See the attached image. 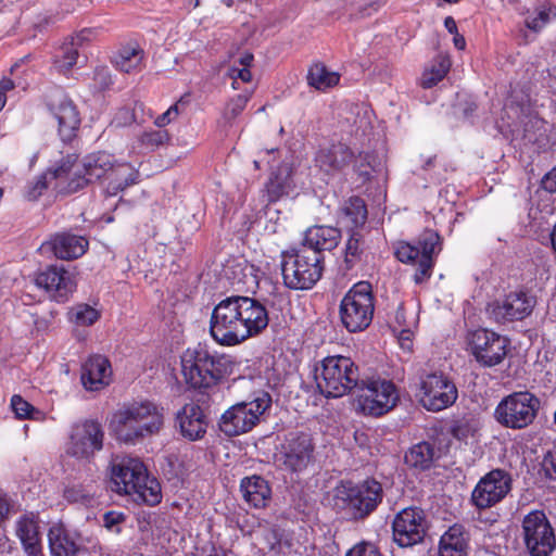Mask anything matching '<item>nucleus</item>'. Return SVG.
<instances>
[{
	"mask_svg": "<svg viewBox=\"0 0 556 556\" xmlns=\"http://www.w3.org/2000/svg\"><path fill=\"white\" fill-rule=\"evenodd\" d=\"M268 323V311L260 300L232 295L214 307L210 333L218 344L235 346L262 333Z\"/></svg>",
	"mask_w": 556,
	"mask_h": 556,
	"instance_id": "f257e3e1",
	"label": "nucleus"
},
{
	"mask_svg": "<svg viewBox=\"0 0 556 556\" xmlns=\"http://www.w3.org/2000/svg\"><path fill=\"white\" fill-rule=\"evenodd\" d=\"M164 409L150 401L134 402L121 407L111 421L118 441L136 444L160 433L164 426Z\"/></svg>",
	"mask_w": 556,
	"mask_h": 556,
	"instance_id": "f03ea898",
	"label": "nucleus"
},
{
	"mask_svg": "<svg viewBox=\"0 0 556 556\" xmlns=\"http://www.w3.org/2000/svg\"><path fill=\"white\" fill-rule=\"evenodd\" d=\"M110 488L118 494H126L139 503L155 505L161 501V486L155 478L148 475L141 460L131 457H116L111 463Z\"/></svg>",
	"mask_w": 556,
	"mask_h": 556,
	"instance_id": "7ed1b4c3",
	"label": "nucleus"
},
{
	"mask_svg": "<svg viewBox=\"0 0 556 556\" xmlns=\"http://www.w3.org/2000/svg\"><path fill=\"white\" fill-rule=\"evenodd\" d=\"M317 388L327 397H341L350 392L355 394L359 386L358 367L350 357L328 356L323 359L315 375Z\"/></svg>",
	"mask_w": 556,
	"mask_h": 556,
	"instance_id": "20e7f679",
	"label": "nucleus"
},
{
	"mask_svg": "<svg viewBox=\"0 0 556 556\" xmlns=\"http://www.w3.org/2000/svg\"><path fill=\"white\" fill-rule=\"evenodd\" d=\"M323 256L309 248L286 251L281 254L283 283L292 290L311 289L321 277Z\"/></svg>",
	"mask_w": 556,
	"mask_h": 556,
	"instance_id": "39448f33",
	"label": "nucleus"
},
{
	"mask_svg": "<svg viewBox=\"0 0 556 556\" xmlns=\"http://www.w3.org/2000/svg\"><path fill=\"white\" fill-rule=\"evenodd\" d=\"M382 495V486L376 480H366L361 484L344 482L336 489L334 505L348 510L352 518L362 519L377 508Z\"/></svg>",
	"mask_w": 556,
	"mask_h": 556,
	"instance_id": "423d86ee",
	"label": "nucleus"
},
{
	"mask_svg": "<svg viewBox=\"0 0 556 556\" xmlns=\"http://www.w3.org/2000/svg\"><path fill=\"white\" fill-rule=\"evenodd\" d=\"M186 382L194 389H211L223 378V358L215 357L203 348L188 349L181 357Z\"/></svg>",
	"mask_w": 556,
	"mask_h": 556,
	"instance_id": "0eeeda50",
	"label": "nucleus"
},
{
	"mask_svg": "<svg viewBox=\"0 0 556 556\" xmlns=\"http://www.w3.org/2000/svg\"><path fill=\"white\" fill-rule=\"evenodd\" d=\"M372 288L368 281L355 283L343 296L340 304V318L342 325L350 332L365 330L374 316Z\"/></svg>",
	"mask_w": 556,
	"mask_h": 556,
	"instance_id": "6e6552de",
	"label": "nucleus"
},
{
	"mask_svg": "<svg viewBox=\"0 0 556 556\" xmlns=\"http://www.w3.org/2000/svg\"><path fill=\"white\" fill-rule=\"evenodd\" d=\"M541 402L529 391L513 392L502 399L494 409V419L503 427L520 430L531 425Z\"/></svg>",
	"mask_w": 556,
	"mask_h": 556,
	"instance_id": "1a4fd4ad",
	"label": "nucleus"
},
{
	"mask_svg": "<svg viewBox=\"0 0 556 556\" xmlns=\"http://www.w3.org/2000/svg\"><path fill=\"white\" fill-rule=\"evenodd\" d=\"M270 405L271 397L266 392H262L252 401L237 403L222 415L219 429L228 437L249 432L258 424L260 417Z\"/></svg>",
	"mask_w": 556,
	"mask_h": 556,
	"instance_id": "9d476101",
	"label": "nucleus"
},
{
	"mask_svg": "<svg viewBox=\"0 0 556 556\" xmlns=\"http://www.w3.org/2000/svg\"><path fill=\"white\" fill-rule=\"evenodd\" d=\"M440 243V237L432 230L425 231L416 245L400 243L395 251L397 260L402 263L417 265L414 281L421 283L430 278L433 267V254Z\"/></svg>",
	"mask_w": 556,
	"mask_h": 556,
	"instance_id": "9b49d317",
	"label": "nucleus"
},
{
	"mask_svg": "<svg viewBox=\"0 0 556 556\" xmlns=\"http://www.w3.org/2000/svg\"><path fill=\"white\" fill-rule=\"evenodd\" d=\"M357 404L364 414L381 416L392 409L399 399L395 386L387 380H363L355 394Z\"/></svg>",
	"mask_w": 556,
	"mask_h": 556,
	"instance_id": "f8f14e48",
	"label": "nucleus"
},
{
	"mask_svg": "<svg viewBox=\"0 0 556 556\" xmlns=\"http://www.w3.org/2000/svg\"><path fill=\"white\" fill-rule=\"evenodd\" d=\"M75 161L76 155L68 154L54 167L49 168L29 189L27 198L36 200L52 181H54L53 188L63 194H71L86 187V179L79 175V169L75 170V178H70Z\"/></svg>",
	"mask_w": 556,
	"mask_h": 556,
	"instance_id": "ddd939ff",
	"label": "nucleus"
},
{
	"mask_svg": "<svg viewBox=\"0 0 556 556\" xmlns=\"http://www.w3.org/2000/svg\"><path fill=\"white\" fill-rule=\"evenodd\" d=\"M522 535L530 556H549L555 548L554 529L541 510H533L523 517Z\"/></svg>",
	"mask_w": 556,
	"mask_h": 556,
	"instance_id": "4468645a",
	"label": "nucleus"
},
{
	"mask_svg": "<svg viewBox=\"0 0 556 556\" xmlns=\"http://www.w3.org/2000/svg\"><path fill=\"white\" fill-rule=\"evenodd\" d=\"M427 528L426 515L421 508H404L393 519V540L401 547L416 545L422 542Z\"/></svg>",
	"mask_w": 556,
	"mask_h": 556,
	"instance_id": "2eb2a0df",
	"label": "nucleus"
},
{
	"mask_svg": "<svg viewBox=\"0 0 556 556\" xmlns=\"http://www.w3.org/2000/svg\"><path fill=\"white\" fill-rule=\"evenodd\" d=\"M420 403L431 412L451 406L457 399L455 384L443 375H427L420 382Z\"/></svg>",
	"mask_w": 556,
	"mask_h": 556,
	"instance_id": "dca6fc26",
	"label": "nucleus"
},
{
	"mask_svg": "<svg viewBox=\"0 0 556 556\" xmlns=\"http://www.w3.org/2000/svg\"><path fill=\"white\" fill-rule=\"evenodd\" d=\"M102 444L101 425L93 420H85L73 427L67 454L76 458H89L96 451L102 448Z\"/></svg>",
	"mask_w": 556,
	"mask_h": 556,
	"instance_id": "f3484780",
	"label": "nucleus"
},
{
	"mask_svg": "<svg viewBox=\"0 0 556 556\" xmlns=\"http://www.w3.org/2000/svg\"><path fill=\"white\" fill-rule=\"evenodd\" d=\"M536 305L535 295L525 290L508 293L502 302L493 307V315L498 321L522 320Z\"/></svg>",
	"mask_w": 556,
	"mask_h": 556,
	"instance_id": "a211bd4d",
	"label": "nucleus"
},
{
	"mask_svg": "<svg viewBox=\"0 0 556 556\" xmlns=\"http://www.w3.org/2000/svg\"><path fill=\"white\" fill-rule=\"evenodd\" d=\"M314 445L308 434L291 435L282 445L279 462L286 469L301 471L307 467L313 458Z\"/></svg>",
	"mask_w": 556,
	"mask_h": 556,
	"instance_id": "6ab92c4d",
	"label": "nucleus"
},
{
	"mask_svg": "<svg viewBox=\"0 0 556 556\" xmlns=\"http://www.w3.org/2000/svg\"><path fill=\"white\" fill-rule=\"evenodd\" d=\"M36 285L50 292L58 301H63L76 288L72 275L63 267L50 265L36 277Z\"/></svg>",
	"mask_w": 556,
	"mask_h": 556,
	"instance_id": "aec40b11",
	"label": "nucleus"
},
{
	"mask_svg": "<svg viewBox=\"0 0 556 556\" xmlns=\"http://www.w3.org/2000/svg\"><path fill=\"white\" fill-rule=\"evenodd\" d=\"M88 249V240L72 233H58L40 247L42 253L52 252L61 260H74L83 256Z\"/></svg>",
	"mask_w": 556,
	"mask_h": 556,
	"instance_id": "412c9836",
	"label": "nucleus"
},
{
	"mask_svg": "<svg viewBox=\"0 0 556 556\" xmlns=\"http://www.w3.org/2000/svg\"><path fill=\"white\" fill-rule=\"evenodd\" d=\"M112 368L109 359L102 355L89 357L81 367L80 380L88 391H99L110 384Z\"/></svg>",
	"mask_w": 556,
	"mask_h": 556,
	"instance_id": "4be33fe9",
	"label": "nucleus"
},
{
	"mask_svg": "<svg viewBox=\"0 0 556 556\" xmlns=\"http://www.w3.org/2000/svg\"><path fill=\"white\" fill-rule=\"evenodd\" d=\"M353 157L354 154L348 146L337 143L320 149L316 154L315 162L323 172L332 174L345 168L352 162Z\"/></svg>",
	"mask_w": 556,
	"mask_h": 556,
	"instance_id": "5701e85b",
	"label": "nucleus"
},
{
	"mask_svg": "<svg viewBox=\"0 0 556 556\" xmlns=\"http://www.w3.org/2000/svg\"><path fill=\"white\" fill-rule=\"evenodd\" d=\"M76 160H78L77 156ZM115 161L110 153H92L85 159L83 164L75 161L70 178H75V170L79 169V175L86 179V185L92 179H104Z\"/></svg>",
	"mask_w": 556,
	"mask_h": 556,
	"instance_id": "b1692460",
	"label": "nucleus"
},
{
	"mask_svg": "<svg viewBox=\"0 0 556 556\" xmlns=\"http://www.w3.org/2000/svg\"><path fill=\"white\" fill-rule=\"evenodd\" d=\"M181 434L191 440H198L206 432V418L201 407L197 404H186L177 414Z\"/></svg>",
	"mask_w": 556,
	"mask_h": 556,
	"instance_id": "393cba45",
	"label": "nucleus"
},
{
	"mask_svg": "<svg viewBox=\"0 0 556 556\" xmlns=\"http://www.w3.org/2000/svg\"><path fill=\"white\" fill-rule=\"evenodd\" d=\"M52 113L58 121L59 135L63 141H71L80 124L79 113L74 103L64 99L53 108Z\"/></svg>",
	"mask_w": 556,
	"mask_h": 556,
	"instance_id": "a878e982",
	"label": "nucleus"
},
{
	"mask_svg": "<svg viewBox=\"0 0 556 556\" xmlns=\"http://www.w3.org/2000/svg\"><path fill=\"white\" fill-rule=\"evenodd\" d=\"M341 238L338 228L330 226H314L306 230L302 248H309L321 255L323 251L334 249Z\"/></svg>",
	"mask_w": 556,
	"mask_h": 556,
	"instance_id": "bb28decb",
	"label": "nucleus"
},
{
	"mask_svg": "<svg viewBox=\"0 0 556 556\" xmlns=\"http://www.w3.org/2000/svg\"><path fill=\"white\" fill-rule=\"evenodd\" d=\"M137 178L138 172L130 163L115 161L104 178L106 181L105 193L111 197L116 195L130 185H134Z\"/></svg>",
	"mask_w": 556,
	"mask_h": 556,
	"instance_id": "cd10ccee",
	"label": "nucleus"
},
{
	"mask_svg": "<svg viewBox=\"0 0 556 556\" xmlns=\"http://www.w3.org/2000/svg\"><path fill=\"white\" fill-rule=\"evenodd\" d=\"M240 491L244 501L255 508H264L270 501L271 490L269 484L260 476L242 479Z\"/></svg>",
	"mask_w": 556,
	"mask_h": 556,
	"instance_id": "c85d7f7f",
	"label": "nucleus"
},
{
	"mask_svg": "<svg viewBox=\"0 0 556 556\" xmlns=\"http://www.w3.org/2000/svg\"><path fill=\"white\" fill-rule=\"evenodd\" d=\"M439 458V451L428 441L414 444L404 455L405 464L419 471L429 470Z\"/></svg>",
	"mask_w": 556,
	"mask_h": 556,
	"instance_id": "c756f323",
	"label": "nucleus"
},
{
	"mask_svg": "<svg viewBox=\"0 0 556 556\" xmlns=\"http://www.w3.org/2000/svg\"><path fill=\"white\" fill-rule=\"evenodd\" d=\"M49 547L53 556H77L80 544L63 526L50 528L48 533Z\"/></svg>",
	"mask_w": 556,
	"mask_h": 556,
	"instance_id": "7c9ffc66",
	"label": "nucleus"
},
{
	"mask_svg": "<svg viewBox=\"0 0 556 556\" xmlns=\"http://www.w3.org/2000/svg\"><path fill=\"white\" fill-rule=\"evenodd\" d=\"M467 548V535L463 526H452L440 540V556H464Z\"/></svg>",
	"mask_w": 556,
	"mask_h": 556,
	"instance_id": "2f4dec72",
	"label": "nucleus"
},
{
	"mask_svg": "<svg viewBox=\"0 0 556 556\" xmlns=\"http://www.w3.org/2000/svg\"><path fill=\"white\" fill-rule=\"evenodd\" d=\"M504 114L507 117V126L521 122L530 112V97L523 90L514 89L504 104Z\"/></svg>",
	"mask_w": 556,
	"mask_h": 556,
	"instance_id": "473e14b6",
	"label": "nucleus"
},
{
	"mask_svg": "<svg viewBox=\"0 0 556 556\" xmlns=\"http://www.w3.org/2000/svg\"><path fill=\"white\" fill-rule=\"evenodd\" d=\"M16 533L29 556L41 555L38 525L34 520L21 519L17 523Z\"/></svg>",
	"mask_w": 556,
	"mask_h": 556,
	"instance_id": "72a5a7b5",
	"label": "nucleus"
},
{
	"mask_svg": "<svg viewBox=\"0 0 556 556\" xmlns=\"http://www.w3.org/2000/svg\"><path fill=\"white\" fill-rule=\"evenodd\" d=\"M553 18H556V7L551 3H540L525 13V26L540 33Z\"/></svg>",
	"mask_w": 556,
	"mask_h": 556,
	"instance_id": "f704fd0d",
	"label": "nucleus"
},
{
	"mask_svg": "<svg viewBox=\"0 0 556 556\" xmlns=\"http://www.w3.org/2000/svg\"><path fill=\"white\" fill-rule=\"evenodd\" d=\"M511 489V478L504 470L489 472V507L502 501Z\"/></svg>",
	"mask_w": 556,
	"mask_h": 556,
	"instance_id": "c9c22d12",
	"label": "nucleus"
},
{
	"mask_svg": "<svg viewBox=\"0 0 556 556\" xmlns=\"http://www.w3.org/2000/svg\"><path fill=\"white\" fill-rule=\"evenodd\" d=\"M307 84L319 91H325L339 83L340 76L329 71L323 63L312 65L307 73Z\"/></svg>",
	"mask_w": 556,
	"mask_h": 556,
	"instance_id": "e433bc0d",
	"label": "nucleus"
},
{
	"mask_svg": "<svg viewBox=\"0 0 556 556\" xmlns=\"http://www.w3.org/2000/svg\"><path fill=\"white\" fill-rule=\"evenodd\" d=\"M341 216L354 231L362 227L367 219V207L365 201L358 197L350 198L341 207Z\"/></svg>",
	"mask_w": 556,
	"mask_h": 556,
	"instance_id": "4c0bfd02",
	"label": "nucleus"
},
{
	"mask_svg": "<svg viewBox=\"0 0 556 556\" xmlns=\"http://www.w3.org/2000/svg\"><path fill=\"white\" fill-rule=\"evenodd\" d=\"M143 51L138 46L122 47L113 56V63L119 71L131 73L142 61Z\"/></svg>",
	"mask_w": 556,
	"mask_h": 556,
	"instance_id": "58836bf2",
	"label": "nucleus"
},
{
	"mask_svg": "<svg viewBox=\"0 0 556 556\" xmlns=\"http://www.w3.org/2000/svg\"><path fill=\"white\" fill-rule=\"evenodd\" d=\"M291 172L290 166H281L277 174L269 180L267 191L270 201H277L282 195L288 194L293 188L294 185L291 179Z\"/></svg>",
	"mask_w": 556,
	"mask_h": 556,
	"instance_id": "ea45409f",
	"label": "nucleus"
},
{
	"mask_svg": "<svg viewBox=\"0 0 556 556\" xmlns=\"http://www.w3.org/2000/svg\"><path fill=\"white\" fill-rule=\"evenodd\" d=\"M466 351L482 366H486V329L468 330L465 339Z\"/></svg>",
	"mask_w": 556,
	"mask_h": 556,
	"instance_id": "a19ab883",
	"label": "nucleus"
},
{
	"mask_svg": "<svg viewBox=\"0 0 556 556\" xmlns=\"http://www.w3.org/2000/svg\"><path fill=\"white\" fill-rule=\"evenodd\" d=\"M451 67V61L447 55H438L430 70L425 71L421 77V86L431 88L441 81Z\"/></svg>",
	"mask_w": 556,
	"mask_h": 556,
	"instance_id": "79ce46f5",
	"label": "nucleus"
},
{
	"mask_svg": "<svg viewBox=\"0 0 556 556\" xmlns=\"http://www.w3.org/2000/svg\"><path fill=\"white\" fill-rule=\"evenodd\" d=\"M509 340L489 331V367L501 364L507 355Z\"/></svg>",
	"mask_w": 556,
	"mask_h": 556,
	"instance_id": "37998d69",
	"label": "nucleus"
},
{
	"mask_svg": "<svg viewBox=\"0 0 556 556\" xmlns=\"http://www.w3.org/2000/svg\"><path fill=\"white\" fill-rule=\"evenodd\" d=\"M94 491L92 483L86 485L83 484H71L64 490V497L70 503H77L88 505L93 500Z\"/></svg>",
	"mask_w": 556,
	"mask_h": 556,
	"instance_id": "c03bdc74",
	"label": "nucleus"
},
{
	"mask_svg": "<svg viewBox=\"0 0 556 556\" xmlns=\"http://www.w3.org/2000/svg\"><path fill=\"white\" fill-rule=\"evenodd\" d=\"M68 316L77 326H90L99 319L100 313L88 304H77L71 308Z\"/></svg>",
	"mask_w": 556,
	"mask_h": 556,
	"instance_id": "a18cd8bd",
	"label": "nucleus"
},
{
	"mask_svg": "<svg viewBox=\"0 0 556 556\" xmlns=\"http://www.w3.org/2000/svg\"><path fill=\"white\" fill-rule=\"evenodd\" d=\"M363 253L362 236L357 231H352L345 247L344 264L349 270L361 260Z\"/></svg>",
	"mask_w": 556,
	"mask_h": 556,
	"instance_id": "49530a36",
	"label": "nucleus"
},
{
	"mask_svg": "<svg viewBox=\"0 0 556 556\" xmlns=\"http://www.w3.org/2000/svg\"><path fill=\"white\" fill-rule=\"evenodd\" d=\"M486 475L481 477L478 484L472 491L470 503L477 510V516L472 515V518L483 521V511L486 508Z\"/></svg>",
	"mask_w": 556,
	"mask_h": 556,
	"instance_id": "de8ad7c7",
	"label": "nucleus"
},
{
	"mask_svg": "<svg viewBox=\"0 0 556 556\" xmlns=\"http://www.w3.org/2000/svg\"><path fill=\"white\" fill-rule=\"evenodd\" d=\"M61 55L55 60V66L61 73H67L77 62L78 49L70 41L63 43Z\"/></svg>",
	"mask_w": 556,
	"mask_h": 556,
	"instance_id": "09e8293b",
	"label": "nucleus"
},
{
	"mask_svg": "<svg viewBox=\"0 0 556 556\" xmlns=\"http://www.w3.org/2000/svg\"><path fill=\"white\" fill-rule=\"evenodd\" d=\"M139 142L148 150H155L166 143L169 139L166 130H148L139 136Z\"/></svg>",
	"mask_w": 556,
	"mask_h": 556,
	"instance_id": "8fccbe9b",
	"label": "nucleus"
},
{
	"mask_svg": "<svg viewBox=\"0 0 556 556\" xmlns=\"http://www.w3.org/2000/svg\"><path fill=\"white\" fill-rule=\"evenodd\" d=\"M477 110V103L467 96H458L456 103L453 105V114L457 118L468 119Z\"/></svg>",
	"mask_w": 556,
	"mask_h": 556,
	"instance_id": "3c124183",
	"label": "nucleus"
},
{
	"mask_svg": "<svg viewBox=\"0 0 556 556\" xmlns=\"http://www.w3.org/2000/svg\"><path fill=\"white\" fill-rule=\"evenodd\" d=\"M253 90L245 91L242 94H238L233 98L227 105L225 110V117L227 119L236 118L245 108L248 101L250 100Z\"/></svg>",
	"mask_w": 556,
	"mask_h": 556,
	"instance_id": "603ef678",
	"label": "nucleus"
},
{
	"mask_svg": "<svg viewBox=\"0 0 556 556\" xmlns=\"http://www.w3.org/2000/svg\"><path fill=\"white\" fill-rule=\"evenodd\" d=\"M355 170L363 178L364 181L369 180L371 177V170L376 169V160L369 153L359 154L356 161Z\"/></svg>",
	"mask_w": 556,
	"mask_h": 556,
	"instance_id": "864d4df0",
	"label": "nucleus"
},
{
	"mask_svg": "<svg viewBox=\"0 0 556 556\" xmlns=\"http://www.w3.org/2000/svg\"><path fill=\"white\" fill-rule=\"evenodd\" d=\"M11 406L16 417L21 419L29 418L31 413L35 410L34 406L20 395L12 396Z\"/></svg>",
	"mask_w": 556,
	"mask_h": 556,
	"instance_id": "5fc2aeb1",
	"label": "nucleus"
},
{
	"mask_svg": "<svg viewBox=\"0 0 556 556\" xmlns=\"http://www.w3.org/2000/svg\"><path fill=\"white\" fill-rule=\"evenodd\" d=\"M346 556H381V554L375 544L364 541L354 545Z\"/></svg>",
	"mask_w": 556,
	"mask_h": 556,
	"instance_id": "6e6d98bb",
	"label": "nucleus"
},
{
	"mask_svg": "<svg viewBox=\"0 0 556 556\" xmlns=\"http://www.w3.org/2000/svg\"><path fill=\"white\" fill-rule=\"evenodd\" d=\"M125 520V515L118 511H108L103 515V526L113 531L121 532L119 525Z\"/></svg>",
	"mask_w": 556,
	"mask_h": 556,
	"instance_id": "4d7b16f0",
	"label": "nucleus"
},
{
	"mask_svg": "<svg viewBox=\"0 0 556 556\" xmlns=\"http://www.w3.org/2000/svg\"><path fill=\"white\" fill-rule=\"evenodd\" d=\"M542 468L546 477L556 480V446L544 455Z\"/></svg>",
	"mask_w": 556,
	"mask_h": 556,
	"instance_id": "13d9d810",
	"label": "nucleus"
},
{
	"mask_svg": "<svg viewBox=\"0 0 556 556\" xmlns=\"http://www.w3.org/2000/svg\"><path fill=\"white\" fill-rule=\"evenodd\" d=\"M228 75L232 79V87L237 88V81L240 79L243 83H250L252 80V74L249 68L243 66L236 67L232 66L228 70Z\"/></svg>",
	"mask_w": 556,
	"mask_h": 556,
	"instance_id": "bf43d9fd",
	"label": "nucleus"
},
{
	"mask_svg": "<svg viewBox=\"0 0 556 556\" xmlns=\"http://www.w3.org/2000/svg\"><path fill=\"white\" fill-rule=\"evenodd\" d=\"M178 115V105H172L166 112L157 116L154 121V124L157 127H164L169 124L173 119H175Z\"/></svg>",
	"mask_w": 556,
	"mask_h": 556,
	"instance_id": "052dcab7",
	"label": "nucleus"
},
{
	"mask_svg": "<svg viewBox=\"0 0 556 556\" xmlns=\"http://www.w3.org/2000/svg\"><path fill=\"white\" fill-rule=\"evenodd\" d=\"M243 275L247 278L244 280V283L249 286V288L257 287L258 286V278H260V270L256 269L253 265H245L242 268Z\"/></svg>",
	"mask_w": 556,
	"mask_h": 556,
	"instance_id": "680f3d73",
	"label": "nucleus"
},
{
	"mask_svg": "<svg viewBox=\"0 0 556 556\" xmlns=\"http://www.w3.org/2000/svg\"><path fill=\"white\" fill-rule=\"evenodd\" d=\"M541 186L545 191L556 193V166L543 176Z\"/></svg>",
	"mask_w": 556,
	"mask_h": 556,
	"instance_id": "e2e57ef3",
	"label": "nucleus"
},
{
	"mask_svg": "<svg viewBox=\"0 0 556 556\" xmlns=\"http://www.w3.org/2000/svg\"><path fill=\"white\" fill-rule=\"evenodd\" d=\"M91 35L92 30L85 28L77 33L75 36L71 37L68 41L78 49V47L83 46L85 41H89L91 39Z\"/></svg>",
	"mask_w": 556,
	"mask_h": 556,
	"instance_id": "0e129e2a",
	"label": "nucleus"
},
{
	"mask_svg": "<svg viewBox=\"0 0 556 556\" xmlns=\"http://www.w3.org/2000/svg\"><path fill=\"white\" fill-rule=\"evenodd\" d=\"M468 432H469V427L464 424L455 425L451 429V433L453 434V437L458 440H463V439L467 438Z\"/></svg>",
	"mask_w": 556,
	"mask_h": 556,
	"instance_id": "69168bd1",
	"label": "nucleus"
},
{
	"mask_svg": "<svg viewBox=\"0 0 556 556\" xmlns=\"http://www.w3.org/2000/svg\"><path fill=\"white\" fill-rule=\"evenodd\" d=\"M380 8V3L378 1H372L368 3L366 7L359 8V13L362 16L370 15L371 11H377Z\"/></svg>",
	"mask_w": 556,
	"mask_h": 556,
	"instance_id": "338daca9",
	"label": "nucleus"
},
{
	"mask_svg": "<svg viewBox=\"0 0 556 556\" xmlns=\"http://www.w3.org/2000/svg\"><path fill=\"white\" fill-rule=\"evenodd\" d=\"M254 60V56L250 52H244L238 60L239 64L245 68H249Z\"/></svg>",
	"mask_w": 556,
	"mask_h": 556,
	"instance_id": "774afa93",
	"label": "nucleus"
}]
</instances>
